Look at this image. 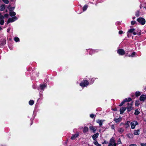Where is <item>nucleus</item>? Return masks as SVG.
<instances>
[{
    "instance_id": "obj_14",
    "label": "nucleus",
    "mask_w": 146,
    "mask_h": 146,
    "mask_svg": "<svg viewBox=\"0 0 146 146\" xmlns=\"http://www.w3.org/2000/svg\"><path fill=\"white\" fill-rule=\"evenodd\" d=\"M126 108H121L120 110V114H122L126 110Z\"/></svg>"
},
{
    "instance_id": "obj_41",
    "label": "nucleus",
    "mask_w": 146,
    "mask_h": 146,
    "mask_svg": "<svg viewBox=\"0 0 146 146\" xmlns=\"http://www.w3.org/2000/svg\"><path fill=\"white\" fill-rule=\"evenodd\" d=\"M78 136V134H76L75 135L73 136V137H77Z\"/></svg>"
},
{
    "instance_id": "obj_7",
    "label": "nucleus",
    "mask_w": 146,
    "mask_h": 146,
    "mask_svg": "<svg viewBox=\"0 0 146 146\" xmlns=\"http://www.w3.org/2000/svg\"><path fill=\"white\" fill-rule=\"evenodd\" d=\"M117 52L120 55H123L125 54V52L122 49H119L117 50Z\"/></svg>"
},
{
    "instance_id": "obj_44",
    "label": "nucleus",
    "mask_w": 146,
    "mask_h": 146,
    "mask_svg": "<svg viewBox=\"0 0 146 146\" xmlns=\"http://www.w3.org/2000/svg\"><path fill=\"white\" fill-rule=\"evenodd\" d=\"M93 51H94V50H90V54H92V52H93Z\"/></svg>"
},
{
    "instance_id": "obj_48",
    "label": "nucleus",
    "mask_w": 146,
    "mask_h": 146,
    "mask_svg": "<svg viewBox=\"0 0 146 146\" xmlns=\"http://www.w3.org/2000/svg\"><path fill=\"white\" fill-rule=\"evenodd\" d=\"M127 109H128V110H129V111H130L131 110H129V108H127Z\"/></svg>"
},
{
    "instance_id": "obj_6",
    "label": "nucleus",
    "mask_w": 146,
    "mask_h": 146,
    "mask_svg": "<svg viewBox=\"0 0 146 146\" xmlns=\"http://www.w3.org/2000/svg\"><path fill=\"white\" fill-rule=\"evenodd\" d=\"M135 29H129L127 32V36H128L129 33H132L134 35H136L137 33L135 31Z\"/></svg>"
},
{
    "instance_id": "obj_17",
    "label": "nucleus",
    "mask_w": 146,
    "mask_h": 146,
    "mask_svg": "<svg viewBox=\"0 0 146 146\" xmlns=\"http://www.w3.org/2000/svg\"><path fill=\"white\" fill-rule=\"evenodd\" d=\"M3 17L2 18H0V24L1 25H3L4 24V21L3 19L4 18V17L2 15Z\"/></svg>"
},
{
    "instance_id": "obj_37",
    "label": "nucleus",
    "mask_w": 146,
    "mask_h": 146,
    "mask_svg": "<svg viewBox=\"0 0 146 146\" xmlns=\"http://www.w3.org/2000/svg\"><path fill=\"white\" fill-rule=\"evenodd\" d=\"M8 16H9L8 14H6L4 15V16H3V17H6V18H8Z\"/></svg>"
},
{
    "instance_id": "obj_32",
    "label": "nucleus",
    "mask_w": 146,
    "mask_h": 146,
    "mask_svg": "<svg viewBox=\"0 0 146 146\" xmlns=\"http://www.w3.org/2000/svg\"><path fill=\"white\" fill-rule=\"evenodd\" d=\"M118 131L120 133H122L123 131V129L122 128H119L118 129Z\"/></svg>"
},
{
    "instance_id": "obj_8",
    "label": "nucleus",
    "mask_w": 146,
    "mask_h": 146,
    "mask_svg": "<svg viewBox=\"0 0 146 146\" xmlns=\"http://www.w3.org/2000/svg\"><path fill=\"white\" fill-rule=\"evenodd\" d=\"M17 19V18L16 17H14L11 18L9 19L8 21V23L13 22Z\"/></svg>"
},
{
    "instance_id": "obj_49",
    "label": "nucleus",
    "mask_w": 146,
    "mask_h": 146,
    "mask_svg": "<svg viewBox=\"0 0 146 146\" xmlns=\"http://www.w3.org/2000/svg\"><path fill=\"white\" fill-rule=\"evenodd\" d=\"M94 79H95L94 78H93L92 79V80H93V81H94Z\"/></svg>"
},
{
    "instance_id": "obj_1",
    "label": "nucleus",
    "mask_w": 146,
    "mask_h": 146,
    "mask_svg": "<svg viewBox=\"0 0 146 146\" xmlns=\"http://www.w3.org/2000/svg\"><path fill=\"white\" fill-rule=\"evenodd\" d=\"M89 84V82L87 80H84L80 83V85L82 87H86Z\"/></svg>"
},
{
    "instance_id": "obj_16",
    "label": "nucleus",
    "mask_w": 146,
    "mask_h": 146,
    "mask_svg": "<svg viewBox=\"0 0 146 146\" xmlns=\"http://www.w3.org/2000/svg\"><path fill=\"white\" fill-rule=\"evenodd\" d=\"M5 5H2L0 6V10L3 11L5 9Z\"/></svg>"
},
{
    "instance_id": "obj_40",
    "label": "nucleus",
    "mask_w": 146,
    "mask_h": 146,
    "mask_svg": "<svg viewBox=\"0 0 146 146\" xmlns=\"http://www.w3.org/2000/svg\"><path fill=\"white\" fill-rule=\"evenodd\" d=\"M119 33L120 34H121L123 33V31H119Z\"/></svg>"
},
{
    "instance_id": "obj_39",
    "label": "nucleus",
    "mask_w": 146,
    "mask_h": 146,
    "mask_svg": "<svg viewBox=\"0 0 146 146\" xmlns=\"http://www.w3.org/2000/svg\"><path fill=\"white\" fill-rule=\"evenodd\" d=\"M129 146H137V145L136 144H132L130 145Z\"/></svg>"
},
{
    "instance_id": "obj_45",
    "label": "nucleus",
    "mask_w": 146,
    "mask_h": 146,
    "mask_svg": "<svg viewBox=\"0 0 146 146\" xmlns=\"http://www.w3.org/2000/svg\"><path fill=\"white\" fill-rule=\"evenodd\" d=\"M75 137H71V139L72 140H74L75 139Z\"/></svg>"
},
{
    "instance_id": "obj_22",
    "label": "nucleus",
    "mask_w": 146,
    "mask_h": 146,
    "mask_svg": "<svg viewBox=\"0 0 146 146\" xmlns=\"http://www.w3.org/2000/svg\"><path fill=\"white\" fill-rule=\"evenodd\" d=\"M46 87V86L45 84L41 85L40 86V88L42 90H43Z\"/></svg>"
},
{
    "instance_id": "obj_51",
    "label": "nucleus",
    "mask_w": 146,
    "mask_h": 146,
    "mask_svg": "<svg viewBox=\"0 0 146 146\" xmlns=\"http://www.w3.org/2000/svg\"><path fill=\"white\" fill-rule=\"evenodd\" d=\"M135 18V17H133V19H134Z\"/></svg>"
},
{
    "instance_id": "obj_3",
    "label": "nucleus",
    "mask_w": 146,
    "mask_h": 146,
    "mask_svg": "<svg viewBox=\"0 0 146 146\" xmlns=\"http://www.w3.org/2000/svg\"><path fill=\"white\" fill-rule=\"evenodd\" d=\"M138 124V123L137 121H132L131 123V128L134 129L135 128V126Z\"/></svg>"
},
{
    "instance_id": "obj_18",
    "label": "nucleus",
    "mask_w": 146,
    "mask_h": 146,
    "mask_svg": "<svg viewBox=\"0 0 146 146\" xmlns=\"http://www.w3.org/2000/svg\"><path fill=\"white\" fill-rule=\"evenodd\" d=\"M9 14L10 16L12 17L16 15V13L13 11H10Z\"/></svg>"
},
{
    "instance_id": "obj_35",
    "label": "nucleus",
    "mask_w": 146,
    "mask_h": 146,
    "mask_svg": "<svg viewBox=\"0 0 146 146\" xmlns=\"http://www.w3.org/2000/svg\"><path fill=\"white\" fill-rule=\"evenodd\" d=\"M136 22L135 21H132L131 22V24L132 25H134L135 23Z\"/></svg>"
},
{
    "instance_id": "obj_29",
    "label": "nucleus",
    "mask_w": 146,
    "mask_h": 146,
    "mask_svg": "<svg viewBox=\"0 0 146 146\" xmlns=\"http://www.w3.org/2000/svg\"><path fill=\"white\" fill-rule=\"evenodd\" d=\"M6 4H8L9 3V1L8 0H2Z\"/></svg>"
},
{
    "instance_id": "obj_5",
    "label": "nucleus",
    "mask_w": 146,
    "mask_h": 146,
    "mask_svg": "<svg viewBox=\"0 0 146 146\" xmlns=\"http://www.w3.org/2000/svg\"><path fill=\"white\" fill-rule=\"evenodd\" d=\"M131 100V99L130 98H125L124 100L119 105V106H122L126 102H129Z\"/></svg>"
},
{
    "instance_id": "obj_43",
    "label": "nucleus",
    "mask_w": 146,
    "mask_h": 146,
    "mask_svg": "<svg viewBox=\"0 0 146 146\" xmlns=\"http://www.w3.org/2000/svg\"><path fill=\"white\" fill-rule=\"evenodd\" d=\"M2 15H1V14L0 13V18H2Z\"/></svg>"
},
{
    "instance_id": "obj_26",
    "label": "nucleus",
    "mask_w": 146,
    "mask_h": 146,
    "mask_svg": "<svg viewBox=\"0 0 146 146\" xmlns=\"http://www.w3.org/2000/svg\"><path fill=\"white\" fill-rule=\"evenodd\" d=\"M141 95L140 92L139 91H137L135 93V96H138Z\"/></svg>"
},
{
    "instance_id": "obj_33",
    "label": "nucleus",
    "mask_w": 146,
    "mask_h": 146,
    "mask_svg": "<svg viewBox=\"0 0 146 146\" xmlns=\"http://www.w3.org/2000/svg\"><path fill=\"white\" fill-rule=\"evenodd\" d=\"M99 135V134L98 133H96L92 137H98Z\"/></svg>"
},
{
    "instance_id": "obj_52",
    "label": "nucleus",
    "mask_w": 146,
    "mask_h": 146,
    "mask_svg": "<svg viewBox=\"0 0 146 146\" xmlns=\"http://www.w3.org/2000/svg\"><path fill=\"white\" fill-rule=\"evenodd\" d=\"M6 12H7V10H6Z\"/></svg>"
},
{
    "instance_id": "obj_28",
    "label": "nucleus",
    "mask_w": 146,
    "mask_h": 146,
    "mask_svg": "<svg viewBox=\"0 0 146 146\" xmlns=\"http://www.w3.org/2000/svg\"><path fill=\"white\" fill-rule=\"evenodd\" d=\"M14 40L16 42H18L19 40V38L18 37H15L14 38Z\"/></svg>"
},
{
    "instance_id": "obj_30",
    "label": "nucleus",
    "mask_w": 146,
    "mask_h": 146,
    "mask_svg": "<svg viewBox=\"0 0 146 146\" xmlns=\"http://www.w3.org/2000/svg\"><path fill=\"white\" fill-rule=\"evenodd\" d=\"M87 7H88L86 5H85L83 8V11H86V9L87 8Z\"/></svg>"
},
{
    "instance_id": "obj_53",
    "label": "nucleus",
    "mask_w": 146,
    "mask_h": 146,
    "mask_svg": "<svg viewBox=\"0 0 146 146\" xmlns=\"http://www.w3.org/2000/svg\"><path fill=\"white\" fill-rule=\"evenodd\" d=\"M1 28L0 27V29H1Z\"/></svg>"
},
{
    "instance_id": "obj_20",
    "label": "nucleus",
    "mask_w": 146,
    "mask_h": 146,
    "mask_svg": "<svg viewBox=\"0 0 146 146\" xmlns=\"http://www.w3.org/2000/svg\"><path fill=\"white\" fill-rule=\"evenodd\" d=\"M8 8L9 9L10 11H12L14 10L15 7H11L10 6H8Z\"/></svg>"
},
{
    "instance_id": "obj_42",
    "label": "nucleus",
    "mask_w": 146,
    "mask_h": 146,
    "mask_svg": "<svg viewBox=\"0 0 146 146\" xmlns=\"http://www.w3.org/2000/svg\"><path fill=\"white\" fill-rule=\"evenodd\" d=\"M107 143V142L106 141H104V142L102 143V144H104V143L106 144Z\"/></svg>"
},
{
    "instance_id": "obj_13",
    "label": "nucleus",
    "mask_w": 146,
    "mask_h": 146,
    "mask_svg": "<svg viewBox=\"0 0 146 146\" xmlns=\"http://www.w3.org/2000/svg\"><path fill=\"white\" fill-rule=\"evenodd\" d=\"M130 122L129 121H127L125 122V127L126 128H128L129 127V123Z\"/></svg>"
},
{
    "instance_id": "obj_34",
    "label": "nucleus",
    "mask_w": 146,
    "mask_h": 146,
    "mask_svg": "<svg viewBox=\"0 0 146 146\" xmlns=\"http://www.w3.org/2000/svg\"><path fill=\"white\" fill-rule=\"evenodd\" d=\"M121 143V141L120 139H119L118 140L117 143H116L117 144V145H118L120 143Z\"/></svg>"
},
{
    "instance_id": "obj_27",
    "label": "nucleus",
    "mask_w": 146,
    "mask_h": 146,
    "mask_svg": "<svg viewBox=\"0 0 146 146\" xmlns=\"http://www.w3.org/2000/svg\"><path fill=\"white\" fill-rule=\"evenodd\" d=\"M135 106H138L139 104V101H136L135 102Z\"/></svg>"
},
{
    "instance_id": "obj_24",
    "label": "nucleus",
    "mask_w": 146,
    "mask_h": 146,
    "mask_svg": "<svg viewBox=\"0 0 146 146\" xmlns=\"http://www.w3.org/2000/svg\"><path fill=\"white\" fill-rule=\"evenodd\" d=\"M135 52H133V53H132V54L130 55H128V56L129 57H133L135 55Z\"/></svg>"
},
{
    "instance_id": "obj_2",
    "label": "nucleus",
    "mask_w": 146,
    "mask_h": 146,
    "mask_svg": "<svg viewBox=\"0 0 146 146\" xmlns=\"http://www.w3.org/2000/svg\"><path fill=\"white\" fill-rule=\"evenodd\" d=\"M117 144L113 138H111L110 141L108 146H116Z\"/></svg>"
},
{
    "instance_id": "obj_21",
    "label": "nucleus",
    "mask_w": 146,
    "mask_h": 146,
    "mask_svg": "<svg viewBox=\"0 0 146 146\" xmlns=\"http://www.w3.org/2000/svg\"><path fill=\"white\" fill-rule=\"evenodd\" d=\"M88 130V128L87 127H84L83 129V132L85 133L87 132Z\"/></svg>"
},
{
    "instance_id": "obj_47",
    "label": "nucleus",
    "mask_w": 146,
    "mask_h": 146,
    "mask_svg": "<svg viewBox=\"0 0 146 146\" xmlns=\"http://www.w3.org/2000/svg\"><path fill=\"white\" fill-rule=\"evenodd\" d=\"M112 128L113 129H114V127L113 125L112 126Z\"/></svg>"
},
{
    "instance_id": "obj_9",
    "label": "nucleus",
    "mask_w": 146,
    "mask_h": 146,
    "mask_svg": "<svg viewBox=\"0 0 146 146\" xmlns=\"http://www.w3.org/2000/svg\"><path fill=\"white\" fill-rule=\"evenodd\" d=\"M140 100L141 101H144L146 99V95H142L140 97Z\"/></svg>"
},
{
    "instance_id": "obj_31",
    "label": "nucleus",
    "mask_w": 146,
    "mask_h": 146,
    "mask_svg": "<svg viewBox=\"0 0 146 146\" xmlns=\"http://www.w3.org/2000/svg\"><path fill=\"white\" fill-rule=\"evenodd\" d=\"M139 11H137L135 13V15L137 17H138L139 16Z\"/></svg>"
},
{
    "instance_id": "obj_36",
    "label": "nucleus",
    "mask_w": 146,
    "mask_h": 146,
    "mask_svg": "<svg viewBox=\"0 0 146 146\" xmlns=\"http://www.w3.org/2000/svg\"><path fill=\"white\" fill-rule=\"evenodd\" d=\"M140 145L141 146H146V143H141Z\"/></svg>"
},
{
    "instance_id": "obj_38",
    "label": "nucleus",
    "mask_w": 146,
    "mask_h": 146,
    "mask_svg": "<svg viewBox=\"0 0 146 146\" xmlns=\"http://www.w3.org/2000/svg\"><path fill=\"white\" fill-rule=\"evenodd\" d=\"M94 116V114H90V117L92 118H93Z\"/></svg>"
},
{
    "instance_id": "obj_12",
    "label": "nucleus",
    "mask_w": 146,
    "mask_h": 146,
    "mask_svg": "<svg viewBox=\"0 0 146 146\" xmlns=\"http://www.w3.org/2000/svg\"><path fill=\"white\" fill-rule=\"evenodd\" d=\"M104 121V120H102L98 119L96 120L97 123H98L99 125L102 126V123Z\"/></svg>"
},
{
    "instance_id": "obj_50",
    "label": "nucleus",
    "mask_w": 146,
    "mask_h": 146,
    "mask_svg": "<svg viewBox=\"0 0 146 146\" xmlns=\"http://www.w3.org/2000/svg\"><path fill=\"white\" fill-rule=\"evenodd\" d=\"M144 89L146 91V87Z\"/></svg>"
},
{
    "instance_id": "obj_54",
    "label": "nucleus",
    "mask_w": 146,
    "mask_h": 146,
    "mask_svg": "<svg viewBox=\"0 0 146 146\" xmlns=\"http://www.w3.org/2000/svg\"><path fill=\"white\" fill-rule=\"evenodd\" d=\"M1 29H0V30H1Z\"/></svg>"
},
{
    "instance_id": "obj_11",
    "label": "nucleus",
    "mask_w": 146,
    "mask_h": 146,
    "mask_svg": "<svg viewBox=\"0 0 146 146\" xmlns=\"http://www.w3.org/2000/svg\"><path fill=\"white\" fill-rule=\"evenodd\" d=\"M97 137H93V139L94 140V144L96 146H101V145L100 144H99L98 142L96 141V139Z\"/></svg>"
},
{
    "instance_id": "obj_19",
    "label": "nucleus",
    "mask_w": 146,
    "mask_h": 146,
    "mask_svg": "<svg viewBox=\"0 0 146 146\" xmlns=\"http://www.w3.org/2000/svg\"><path fill=\"white\" fill-rule=\"evenodd\" d=\"M139 129H138L137 130H135L134 134L135 135H138L139 134Z\"/></svg>"
},
{
    "instance_id": "obj_15",
    "label": "nucleus",
    "mask_w": 146,
    "mask_h": 146,
    "mask_svg": "<svg viewBox=\"0 0 146 146\" xmlns=\"http://www.w3.org/2000/svg\"><path fill=\"white\" fill-rule=\"evenodd\" d=\"M114 120L115 122H116V123L120 121H121V118L120 117H119L117 118H115L114 119Z\"/></svg>"
},
{
    "instance_id": "obj_4",
    "label": "nucleus",
    "mask_w": 146,
    "mask_h": 146,
    "mask_svg": "<svg viewBox=\"0 0 146 146\" xmlns=\"http://www.w3.org/2000/svg\"><path fill=\"white\" fill-rule=\"evenodd\" d=\"M137 21L141 25H144L145 23V20L143 18L139 17L137 19Z\"/></svg>"
},
{
    "instance_id": "obj_46",
    "label": "nucleus",
    "mask_w": 146,
    "mask_h": 146,
    "mask_svg": "<svg viewBox=\"0 0 146 146\" xmlns=\"http://www.w3.org/2000/svg\"><path fill=\"white\" fill-rule=\"evenodd\" d=\"M112 110H115V111H116L117 110V109L115 108V109H112Z\"/></svg>"
},
{
    "instance_id": "obj_25",
    "label": "nucleus",
    "mask_w": 146,
    "mask_h": 146,
    "mask_svg": "<svg viewBox=\"0 0 146 146\" xmlns=\"http://www.w3.org/2000/svg\"><path fill=\"white\" fill-rule=\"evenodd\" d=\"M34 104V101L32 100H30L29 102V104L30 105H32Z\"/></svg>"
},
{
    "instance_id": "obj_10",
    "label": "nucleus",
    "mask_w": 146,
    "mask_h": 146,
    "mask_svg": "<svg viewBox=\"0 0 146 146\" xmlns=\"http://www.w3.org/2000/svg\"><path fill=\"white\" fill-rule=\"evenodd\" d=\"M90 130L93 131V132L95 133L97 129V128L96 127H94L93 126H91L89 127Z\"/></svg>"
},
{
    "instance_id": "obj_23",
    "label": "nucleus",
    "mask_w": 146,
    "mask_h": 146,
    "mask_svg": "<svg viewBox=\"0 0 146 146\" xmlns=\"http://www.w3.org/2000/svg\"><path fill=\"white\" fill-rule=\"evenodd\" d=\"M140 113V112L138 110V109H136L135 110V111L134 113V114L135 115H138Z\"/></svg>"
}]
</instances>
